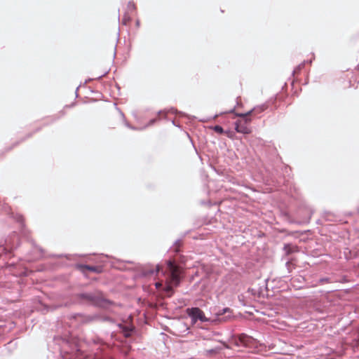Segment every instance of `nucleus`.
Returning a JSON list of instances; mask_svg holds the SVG:
<instances>
[{"mask_svg":"<svg viewBox=\"0 0 359 359\" xmlns=\"http://www.w3.org/2000/svg\"><path fill=\"white\" fill-rule=\"evenodd\" d=\"M294 246L291 244H285L283 247V250L285 252L286 255H290L294 252Z\"/></svg>","mask_w":359,"mask_h":359,"instance_id":"6e6552de","label":"nucleus"},{"mask_svg":"<svg viewBox=\"0 0 359 359\" xmlns=\"http://www.w3.org/2000/svg\"><path fill=\"white\" fill-rule=\"evenodd\" d=\"M187 311L189 316L191 318L194 323L198 320L201 322H207L208 320L205 316L203 311L198 307L187 309Z\"/></svg>","mask_w":359,"mask_h":359,"instance_id":"7ed1b4c3","label":"nucleus"},{"mask_svg":"<svg viewBox=\"0 0 359 359\" xmlns=\"http://www.w3.org/2000/svg\"><path fill=\"white\" fill-rule=\"evenodd\" d=\"M151 274L159 276L161 273L165 278V291L168 296L173 294V287L179 285L180 283V270L174 262L169 260L166 262V269L164 271L161 266L157 265L154 270L149 272Z\"/></svg>","mask_w":359,"mask_h":359,"instance_id":"f257e3e1","label":"nucleus"},{"mask_svg":"<svg viewBox=\"0 0 359 359\" xmlns=\"http://www.w3.org/2000/svg\"><path fill=\"white\" fill-rule=\"evenodd\" d=\"M213 130H214L216 133H219V134H223V133H224V130L223 128H222V126H218V125L215 126L213 127Z\"/></svg>","mask_w":359,"mask_h":359,"instance_id":"9d476101","label":"nucleus"},{"mask_svg":"<svg viewBox=\"0 0 359 359\" xmlns=\"http://www.w3.org/2000/svg\"><path fill=\"white\" fill-rule=\"evenodd\" d=\"M130 332H131L130 329H128L125 327L123 328V332L126 337H129L130 336Z\"/></svg>","mask_w":359,"mask_h":359,"instance_id":"9b49d317","label":"nucleus"},{"mask_svg":"<svg viewBox=\"0 0 359 359\" xmlns=\"http://www.w3.org/2000/svg\"><path fill=\"white\" fill-rule=\"evenodd\" d=\"M303 66H304V65H303V64L300 65L297 67V69H298V70H300V69H301V68H302Z\"/></svg>","mask_w":359,"mask_h":359,"instance_id":"6ab92c4d","label":"nucleus"},{"mask_svg":"<svg viewBox=\"0 0 359 359\" xmlns=\"http://www.w3.org/2000/svg\"><path fill=\"white\" fill-rule=\"evenodd\" d=\"M94 359H105L102 356H100L98 353H95Z\"/></svg>","mask_w":359,"mask_h":359,"instance_id":"f3484780","label":"nucleus"},{"mask_svg":"<svg viewBox=\"0 0 359 359\" xmlns=\"http://www.w3.org/2000/svg\"><path fill=\"white\" fill-rule=\"evenodd\" d=\"M234 111V109L229 111V113H233Z\"/></svg>","mask_w":359,"mask_h":359,"instance_id":"412c9836","label":"nucleus"},{"mask_svg":"<svg viewBox=\"0 0 359 359\" xmlns=\"http://www.w3.org/2000/svg\"><path fill=\"white\" fill-rule=\"evenodd\" d=\"M266 109V106L265 104H262L258 107H255L252 110L249 111L245 114H236V115L239 117H245L251 115L252 113H261L264 111Z\"/></svg>","mask_w":359,"mask_h":359,"instance_id":"423d86ee","label":"nucleus"},{"mask_svg":"<svg viewBox=\"0 0 359 359\" xmlns=\"http://www.w3.org/2000/svg\"><path fill=\"white\" fill-rule=\"evenodd\" d=\"M94 343L95 344H100L101 346H105V344L102 342V339L97 338V339H94Z\"/></svg>","mask_w":359,"mask_h":359,"instance_id":"ddd939ff","label":"nucleus"},{"mask_svg":"<svg viewBox=\"0 0 359 359\" xmlns=\"http://www.w3.org/2000/svg\"><path fill=\"white\" fill-rule=\"evenodd\" d=\"M230 311H230V309H229V308H225V309H222V312H219V313H218V314H217V315H218V316H220V315H222V314H224V313H227V312H228V313H229Z\"/></svg>","mask_w":359,"mask_h":359,"instance_id":"4468645a","label":"nucleus"},{"mask_svg":"<svg viewBox=\"0 0 359 359\" xmlns=\"http://www.w3.org/2000/svg\"><path fill=\"white\" fill-rule=\"evenodd\" d=\"M243 120L238 121L235 123V130L236 132L243 134H250L251 129L248 126V123L250 122L251 119L248 116L243 117Z\"/></svg>","mask_w":359,"mask_h":359,"instance_id":"20e7f679","label":"nucleus"},{"mask_svg":"<svg viewBox=\"0 0 359 359\" xmlns=\"http://www.w3.org/2000/svg\"><path fill=\"white\" fill-rule=\"evenodd\" d=\"M93 320V317H90V316H86L85 317L83 321L84 322H90V321H92Z\"/></svg>","mask_w":359,"mask_h":359,"instance_id":"dca6fc26","label":"nucleus"},{"mask_svg":"<svg viewBox=\"0 0 359 359\" xmlns=\"http://www.w3.org/2000/svg\"><path fill=\"white\" fill-rule=\"evenodd\" d=\"M77 268L79 269L83 272H84L85 270H88V271H92V272H95L96 273H100L102 271L101 266H90V265H86V264H79V265H77Z\"/></svg>","mask_w":359,"mask_h":359,"instance_id":"39448f33","label":"nucleus"},{"mask_svg":"<svg viewBox=\"0 0 359 359\" xmlns=\"http://www.w3.org/2000/svg\"><path fill=\"white\" fill-rule=\"evenodd\" d=\"M182 245V241L180 240H177L175 243V249L174 250L175 252H178L180 251L179 250V248L180 247V245Z\"/></svg>","mask_w":359,"mask_h":359,"instance_id":"f8f14e48","label":"nucleus"},{"mask_svg":"<svg viewBox=\"0 0 359 359\" xmlns=\"http://www.w3.org/2000/svg\"><path fill=\"white\" fill-rule=\"evenodd\" d=\"M79 297L81 299L95 306H102L105 301L100 292L81 293Z\"/></svg>","mask_w":359,"mask_h":359,"instance_id":"f03ea898","label":"nucleus"},{"mask_svg":"<svg viewBox=\"0 0 359 359\" xmlns=\"http://www.w3.org/2000/svg\"><path fill=\"white\" fill-rule=\"evenodd\" d=\"M330 283V279L329 278H322L319 279L318 282L314 284H312L311 287H316L318 285H323L325 283Z\"/></svg>","mask_w":359,"mask_h":359,"instance_id":"1a4fd4ad","label":"nucleus"},{"mask_svg":"<svg viewBox=\"0 0 359 359\" xmlns=\"http://www.w3.org/2000/svg\"><path fill=\"white\" fill-rule=\"evenodd\" d=\"M156 121V119H152L150 121V125L153 124Z\"/></svg>","mask_w":359,"mask_h":359,"instance_id":"aec40b11","label":"nucleus"},{"mask_svg":"<svg viewBox=\"0 0 359 359\" xmlns=\"http://www.w3.org/2000/svg\"><path fill=\"white\" fill-rule=\"evenodd\" d=\"M162 285H163V284H162V283H161V282H157V283H156V288H160L161 287H162Z\"/></svg>","mask_w":359,"mask_h":359,"instance_id":"a211bd4d","label":"nucleus"},{"mask_svg":"<svg viewBox=\"0 0 359 359\" xmlns=\"http://www.w3.org/2000/svg\"><path fill=\"white\" fill-rule=\"evenodd\" d=\"M305 278L302 276H297L291 279L292 285L297 288H302L303 286L301 285L304 283Z\"/></svg>","mask_w":359,"mask_h":359,"instance_id":"0eeeda50","label":"nucleus"},{"mask_svg":"<svg viewBox=\"0 0 359 359\" xmlns=\"http://www.w3.org/2000/svg\"><path fill=\"white\" fill-rule=\"evenodd\" d=\"M250 339V337H248V336L246 335H243L241 336V340L243 342H245V341H248Z\"/></svg>","mask_w":359,"mask_h":359,"instance_id":"2eb2a0df","label":"nucleus"}]
</instances>
